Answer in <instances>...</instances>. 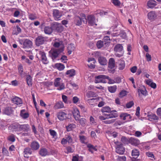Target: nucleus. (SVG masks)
<instances>
[{"label": "nucleus", "instance_id": "obj_1", "mask_svg": "<svg viewBox=\"0 0 161 161\" xmlns=\"http://www.w3.org/2000/svg\"><path fill=\"white\" fill-rule=\"evenodd\" d=\"M63 51V48L60 49L52 48L49 52V56L53 60H54L59 57L60 54Z\"/></svg>", "mask_w": 161, "mask_h": 161}, {"label": "nucleus", "instance_id": "obj_2", "mask_svg": "<svg viewBox=\"0 0 161 161\" xmlns=\"http://www.w3.org/2000/svg\"><path fill=\"white\" fill-rule=\"evenodd\" d=\"M54 84L55 87H58L57 88V90H61L65 88L64 83H62L61 78H60L55 79Z\"/></svg>", "mask_w": 161, "mask_h": 161}, {"label": "nucleus", "instance_id": "obj_3", "mask_svg": "<svg viewBox=\"0 0 161 161\" xmlns=\"http://www.w3.org/2000/svg\"><path fill=\"white\" fill-rule=\"evenodd\" d=\"M47 38L42 36H39L37 37L35 40L36 44L37 46L43 44L46 41Z\"/></svg>", "mask_w": 161, "mask_h": 161}, {"label": "nucleus", "instance_id": "obj_4", "mask_svg": "<svg viewBox=\"0 0 161 161\" xmlns=\"http://www.w3.org/2000/svg\"><path fill=\"white\" fill-rule=\"evenodd\" d=\"M36 57L39 58V57L42 58V62L44 64H47L48 61L46 57L45 53L42 51H39L38 53L36 55Z\"/></svg>", "mask_w": 161, "mask_h": 161}, {"label": "nucleus", "instance_id": "obj_5", "mask_svg": "<svg viewBox=\"0 0 161 161\" xmlns=\"http://www.w3.org/2000/svg\"><path fill=\"white\" fill-rule=\"evenodd\" d=\"M108 76L101 75L95 77V82L98 83L100 82L106 83L105 79L108 78Z\"/></svg>", "mask_w": 161, "mask_h": 161}, {"label": "nucleus", "instance_id": "obj_6", "mask_svg": "<svg viewBox=\"0 0 161 161\" xmlns=\"http://www.w3.org/2000/svg\"><path fill=\"white\" fill-rule=\"evenodd\" d=\"M87 21L88 24L90 25H97V24L96 23L95 18L94 16L92 15H89L87 16Z\"/></svg>", "mask_w": 161, "mask_h": 161}, {"label": "nucleus", "instance_id": "obj_7", "mask_svg": "<svg viewBox=\"0 0 161 161\" xmlns=\"http://www.w3.org/2000/svg\"><path fill=\"white\" fill-rule=\"evenodd\" d=\"M118 116V115L116 113H111L109 114V115H107V117H104V116L102 115L100 116L99 117V118L101 120H104L108 119L115 118L117 117Z\"/></svg>", "mask_w": 161, "mask_h": 161}, {"label": "nucleus", "instance_id": "obj_8", "mask_svg": "<svg viewBox=\"0 0 161 161\" xmlns=\"http://www.w3.org/2000/svg\"><path fill=\"white\" fill-rule=\"evenodd\" d=\"M13 112V108L11 107H8L4 108L2 110L3 114L8 115L12 114Z\"/></svg>", "mask_w": 161, "mask_h": 161}, {"label": "nucleus", "instance_id": "obj_9", "mask_svg": "<svg viewBox=\"0 0 161 161\" xmlns=\"http://www.w3.org/2000/svg\"><path fill=\"white\" fill-rule=\"evenodd\" d=\"M83 18H80L78 16H77L75 18V22L76 24L78 25H80L81 24L82 21L85 22H86V19L85 15L84 14L82 15Z\"/></svg>", "mask_w": 161, "mask_h": 161}, {"label": "nucleus", "instance_id": "obj_10", "mask_svg": "<svg viewBox=\"0 0 161 161\" xmlns=\"http://www.w3.org/2000/svg\"><path fill=\"white\" fill-rule=\"evenodd\" d=\"M57 117L60 121H63L67 118V114L63 112H59L57 113Z\"/></svg>", "mask_w": 161, "mask_h": 161}, {"label": "nucleus", "instance_id": "obj_11", "mask_svg": "<svg viewBox=\"0 0 161 161\" xmlns=\"http://www.w3.org/2000/svg\"><path fill=\"white\" fill-rule=\"evenodd\" d=\"M147 16L149 20L153 21L156 18L157 15L155 12L151 11L148 13Z\"/></svg>", "mask_w": 161, "mask_h": 161}, {"label": "nucleus", "instance_id": "obj_12", "mask_svg": "<svg viewBox=\"0 0 161 161\" xmlns=\"http://www.w3.org/2000/svg\"><path fill=\"white\" fill-rule=\"evenodd\" d=\"M125 149L122 145H117L116 147V152L119 154H123L125 152Z\"/></svg>", "mask_w": 161, "mask_h": 161}, {"label": "nucleus", "instance_id": "obj_13", "mask_svg": "<svg viewBox=\"0 0 161 161\" xmlns=\"http://www.w3.org/2000/svg\"><path fill=\"white\" fill-rule=\"evenodd\" d=\"M53 16L55 20H58L60 19L59 18L62 16L61 14L59 11L57 9H54L53 11Z\"/></svg>", "mask_w": 161, "mask_h": 161}, {"label": "nucleus", "instance_id": "obj_14", "mask_svg": "<svg viewBox=\"0 0 161 161\" xmlns=\"http://www.w3.org/2000/svg\"><path fill=\"white\" fill-rule=\"evenodd\" d=\"M12 102L17 105L22 104L21 99L17 97H15L11 99Z\"/></svg>", "mask_w": 161, "mask_h": 161}, {"label": "nucleus", "instance_id": "obj_15", "mask_svg": "<svg viewBox=\"0 0 161 161\" xmlns=\"http://www.w3.org/2000/svg\"><path fill=\"white\" fill-rule=\"evenodd\" d=\"M88 61L89 62L88 64V66L91 68H94L95 66L94 64L96 62L95 59L92 58H90L88 59Z\"/></svg>", "mask_w": 161, "mask_h": 161}, {"label": "nucleus", "instance_id": "obj_16", "mask_svg": "<svg viewBox=\"0 0 161 161\" xmlns=\"http://www.w3.org/2000/svg\"><path fill=\"white\" fill-rule=\"evenodd\" d=\"M73 114L75 119L76 120H79L80 117V112L77 108H75L74 109Z\"/></svg>", "mask_w": 161, "mask_h": 161}, {"label": "nucleus", "instance_id": "obj_17", "mask_svg": "<svg viewBox=\"0 0 161 161\" xmlns=\"http://www.w3.org/2000/svg\"><path fill=\"white\" fill-rule=\"evenodd\" d=\"M19 128L20 131H28L30 130L29 126L28 124L19 125Z\"/></svg>", "mask_w": 161, "mask_h": 161}, {"label": "nucleus", "instance_id": "obj_18", "mask_svg": "<svg viewBox=\"0 0 161 161\" xmlns=\"http://www.w3.org/2000/svg\"><path fill=\"white\" fill-rule=\"evenodd\" d=\"M114 50L116 53L122 52L123 47L121 44H118L115 46Z\"/></svg>", "mask_w": 161, "mask_h": 161}, {"label": "nucleus", "instance_id": "obj_19", "mask_svg": "<svg viewBox=\"0 0 161 161\" xmlns=\"http://www.w3.org/2000/svg\"><path fill=\"white\" fill-rule=\"evenodd\" d=\"M98 61L102 65H105L107 64V61L106 58L103 57H99L98 58Z\"/></svg>", "mask_w": 161, "mask_h": 161}, {"label": "nucleus", "instance_id": "obj_20", "mask_svg": "<svg viewBox=\"0 0 161 161\" xmlns=\"http://www.w3.org/2000/svg\"><path fill=\"white\" fill-rule=\"evenodd\" d=\"M129 142L132 145L137 146L140 143L139 141L137 139L131 137L129 139Z\"/></svg>", "mask_w": 161, "mask_h": 161}, {"label": "nucleus", "instance_id": "obj_21", "mask_svg": "<svg viewBox=\"0 0 161 161\" xmlns=\"http://www.w3.org/2000/svg\"><path fill=\"white\" fill-rule=\"evenodd\" d=\"M156 5V2L155 0H149L147 3V5L150 8H152Z\"/></svg>", "mask_w": 161, "mask_h": 161}, {"label": "nucleus", "instance_id": "obj_22", "mask_svg": "<svg viewBox=\"0 0 161 161\" xmlns=\"http://www.w3.org/2000/svg\"><path fill=\"white\" fill-rule=\"evenodd\" d=\"M53 30V26L52 27L45 26L44 28L45 33L47 34H50L52 32Z\"/></svg>", "mask_w": 161, "mask_h": 161}, {"label": "nucleus", "instance_id": "obj_23", "mask_svg": "<svg viewBox=\"0 0 161 161\" xmlns=\"http://www.w3.org/2000/svg\"><path fill=\"white\" fill-rule=\"evenodd\" d=\"M24 156L26 158H28L29 155L31 154V149L30 148L27 147L25 148L24 151Z\"/></svg>", "mask_w": 161, "mask_h": 161}, {"label": "nucleus", "instance_id": "obj_24", "mask_svg": "<svg viewBox=\"0 0 161 161\" xmlns=\"http://www.w3.org/2000/svg\"><path fill=\"white\" fill-rule=\"evenodd\" d=\"M32 45V42L29 39H26L23 42L24 48L30 47Z\"/></svg>", "mask_w": 161, "mask_h": 161}, {"label": "nucleus", "instance_id": "obj_25", "mask_svg": "<svg viewBox=\"0 0 161 161\" xmlns=\"http://www.w3.org/2000/svg\"><path fill=\"white\" fill-rule=\"evenodd\" d=\"M20 115L23 119H26L28 117L29 114L28 113L25 112V109H23L21 111Z\"/></svg>", "mask_w": 161, "mask_h": 161}, {"label": "nucleus", "instance_id": "obj_26", "mask_svg": "<svg viewBox=\"0 0 161 161\" xmlns=\"http://www.w3.org/2000/svg\"><path fill=\"white\" fill-rule=\"evenodd\" d=\"M53 30L55 29L58 32H61L63 30V29L61 26L60 24L57 23L53 25Z\"/></svg>", "mask_w": 161, "mask_h": 161}, {"label": "nucleus", "instance_id": "obj_27", "mask_svg": "<svg viewBox=\"0 0 161 161\" xmlns=\"http://www.w3.org/2000/svg\"><path fill=\"white\" fill-rule=\"evenodd\" d=\"M31 147L32 149L36 150L39 147V145L38 143L36 142H32L31 144Z\"/></svg>", "mask_w": 161, "mask_h": 161}, {"label": "nucleus", "instance_id": "obj_28", "mask_svg": "<svg viewBox=\"0 0 161 161\" xmlns=\"http://www.w3.org/2000/svg\"><path fill=\"white\" fill-rule=\"evenodd\" d=\"M26 81L27 85L29 86H31L32 85V78L29 75H27L26 76Z\"/></svg>", "mask_w": 161, "mask_h": 161}, {"label": "nucleus", "instance_id": "obj_29", "mask_svg": "<svg viewBox=\"0 0 161 161\" xmlns=\"http://www.w3.org/2000/svg\"><path fill=\"white\" fill-rule=\"evenodd\" d=\"M115 61L114 59L113 58H111L109 60L108 67L112 69L114 67Z\"/></svg>", "mask_w": 161, "mask_h": 161}, {"label": "nucleus", "instance_id": "obj_30", "mask_svg": "<svg viewBox=\"0 0 161 161\" xmlns=\"http://www.w3.org/2000/svg\"><path fill=\"white\" fill-rule=\"evenodd\" d=\"M68 52L69 54H71L72 51L74 50L75 47L74 44H70L68 47Z\"/></svg>", "mask_w": 161, "mask_h": 161}, {"label": "nucleus", "instance_id": "obj_31", "mask_svg": "<svg viewBox=\"0 0 161 161\" xmlns=\"http://www.w3.org/2000/svg\"><path fill=\"white\" fill-rule=\"evenodd\" d=\"M148 119L151 121L153 120H157L158 119V117L155 114H152L148 116Z\"/></svg>", "mask_w": 161, "mask_h": 161}, {"label": "nucleus", "instance_id": "obj_32", "mask_svg": "<svg viewBox=\"0 0 161 161\" xmlns=\"http://www.w3.org/2000/svg\"><path fill=\"white\" fill-rule=\"evenodd\" d=\"M120 117L121 119L123 120H125L127 119V118L129 117V119L131 118V117L129 114L127 113H123L120 114Z\"/></svg>", "mask_w": 161, "mask_h": 161}, {"label": "nucleus", "instance_id": "obj_33", "mask_svg": "<svg viewBox=\"0 0 161 161\" xmlns=\"http://www.w3.org/2000/svg\"><path fill=\"white\" fill-rule=\"evenodd\" d=\"M64 107V104L62 102L60 101L56 103L54 106V108L55 109H59L62 108Z\"/></svg>", "mask_w": 161, "mask_h": 161}, {"label": "nucleus", "instance_id": "obj_34", "mask_svg": "<svg viewBox=\"0 0 161 161\" xmlns=\"http://www.w3.org/2000/svg\"><path fill=\"white\" fill-rule=\"evenodd\" d=\"M76 126L74 124H71L69 125L66 126L67 130L68 131H69L72 130L76 128Z\"/></svg>", "mask_w": 161, "mask_h": 161}, {"label": "nucleus", "instance_id": "obj_35", "mask_svg": "<svg viewBox=\"0 0 161 161\" xmlns=\"http://www.w3.org/2000/svg\"><path fill=\"white\" fill-rule=\"evenodd\" d=\"M56 42L53 44V46L55 47H58L60 46L63 45V42L62 41L57 39H56Z\"/></svg>", "mask_w": 161, "mask_h": 161}, {"label": "nucleus", "instance_id": "obj_36", "mask_svg": "<svg viewBox=\"0 0 161 161\" xmlns=\"http://www.w3.org/2000/svg\"><path fill=\"white\" fill-rule=\"evenodd\" d=\"M49 131L50 135L52 136L53 138L55 139H57V133L55 130L52 129H50Z\"/></svg>", "mask_w": 161, "mask_h": 161}, {"label": "nucleus", "instance_id": "obj_37", "mask_svg": "<svg viewBox=\"0 0 161 161\" xmlns=\"http://www.w3.org/2000/svg\"><path fill=\"white\" fill-rule=\"evenodd\" d=\"M131 154L132 156H134V157L137 158L139 155V152L138 150L134 149L132 150Z\"/></svg>", "mask_w": 161, "mask_h": 161}, {"label": "nucleus", "instance_id": "obj_38", "mask_svg": "<svg viewBox=\"0 0 161 161\" xmlns=\"http://www.w3.org/2000/svg\"><path fill=\"white\" fill-rule=\"evenodd\" d=\"M40 154L42 156H44L48 154V152L45 148L41 149L40 151Z\"/></svg>", "mask_w": 161, "mask_h": 161}, {"label": "nucleus", "instance_id": "obj_39", "mask_svg": "<svg viewBox=\"0 0 161 161\" xmlns=\"http://www.w3.org/2000/svg\"><path fill=\"white\" fill-rule=\"evenodd\" d=\"M66 74L68 75L69 76L72 77L75 75V71L74 69H70L68 70L66 72Z\"/></svg>", "mask_w": 161, "mask_h": 161}, {"label": "nucleus", "instance_id": "obj_40", "mask_svg": "<svg viewBox=\"0 0 161 161\" xmlns=\"http://www.w3.org/2000/svg\"><path fill=\"white\" fill-rule=\"evenodd\" d=\"M102 112L103 113L105 112L109 113H111V110L109 107H103L102 109Z\"/></svg>", "mask_w": 161, "mask_h": 161}, {"label": "nucleus", "instance_id": "obj_41", "mask_svg": "<svg viewBox=\"0 0 161 161\" xmlns=\"http://www.w3.org/2000/svg\"><path fill=\"white\" fill-rule=\"evenodd\" d=\"M55 66L59 70H63L64 68V65L60 63L56 64Z\"/></svg>", "mask_w": 161, "mask_h": 161}, {"label": "nucleus", "instance_id": "obj_42", "mask_svg": "<svg viewBox=\"0 0 161 161\" xmlns=\"http://www.w3.org/2000/svg\"><path fill=\"white\" fill-rule=\"evenodd\" d=\"M116 86H115L108 87V91L111 93H114L116 91Z\"/></svg>", "mask_w": 161, "mask_h": 161}, {"label": "nucleus", "instance_id": "obj_43", "mask_svg": "<svg viewBox=\"0 0 161 161\" xmlns=\"http://www.w3.org/2000/svg\"><path fill=\"white\" fill-rule=\"evenodd\" d=\"M7 139L8 141L11 142H14L15 141V136L13 134H11L8 137Z\"/></svg>", "mask_w": 161, "mask_h": 161}, {"label": "nucleus", "instance_id": "obj_44", "mask_svg": "<svg viewBox=\"0 0 161 161\" xmlns=\"http://www.w3.org/2000/svg\"><path fill=\"white\" fill-rule=\"evenodd\" d=\"M115 121L114 119H108L107 120L103 121L104 123L106 124H111L114 123Z\"/></svg>", "mask_w": 161, "mask_h": 161}, {"label": "nucleus", "instance_id": "obj_45", "mask_svg": "<svg viewBox=\"0 0 161 161\" xmlns=\"http://www.w3.org/2000/svg\"><path fill=\"white\" fill-rule=\"evenodd\" d=\"M95 95L94 92L92 91H89L87 92L86 94V97L87 98H89L92 97H93Z\"/></svg>", "mask_w": 161, "mask_h": 161}, {"label": "nucleus", "instance_id": "obj_46", "mask_svg": "<svg viewBox=\"0 0 161 161\" xmlns=\"http://www.w3.org/2000/svg\"><path fill=\"white\" fill-rule=\"evenodd\" d=\"M125 63L124 61H121L119 62V69H123L125 67Z\"/></svg>", "mask_w": 161, "mask_h": 161}, {"label": "nucleus", "instance_id": "obj_47", "mask_svg": "<svg viewBox=\"0 0 161 161\" xmlns=\"http://www.w3.org/2000/svg\"><path fill=\"white\" fill-rule=\"evenodd\" d=\"M112 3L116 6H119L121 4L119 0H112Z\"/></svg>", "mask_w": 161, "mask_h": 161}, {"label": "nucleus", "instance_id": "obj_48", "mask_svg": "<svg viewBox=\"0 0 161 161\" xmlns=\"http://www.w3.org/2000/svg\"><path fill=\"white\" fill-rule=\"evenodd\" d=\"M103 45V42L101 41H98L97 43V46L98 48H101Z\"/></svg>", "mask_w": 161, "mask_h": 161}, {"label": "nucleus", "instance_id": "obj_49", "mask_svg": "<svg viewBox=\"0 0 161 161\" xmlns=\"http://www.w3.org/2000/svg\"><path fill=\"white\" fill-rule=\"evenodd\" d=\"M126 95V91H121L119 95V97H122Z\"/></svg>", "mask_w": 161, "mask_h": 161}, {"label": "nucleus", "instance_id": "obj_50", "mask_svg": "<svg viewBox=\"0 0 161 161\" xmlns=\"http://www.w3.org/2000/svg\"><path fill=\"white\" fill-rule=\"evenodd\" d=\"M134 104L133 101L130 102L128 103L126 105V107L127 108H131Z\"/></svg>", "mask_w": 161, "mask_h": 161}, {"label": "nucleus", "instance_id": "obj_51", "mask_svg": "<svg viewBox=\"0 0 161 161\" xmlns=\"http://www.w3.org/2000/svg\"><path fill=\"white\" fill-rule=\"evenodd\" d=\"M117 160V161H125L126 157L123 156L118 157Z\"/></svg>", "mask_w": 161, "mask_h": 161}, {"label": "nucleus", "instance_id": "obj_52", "mask_svg": "<svg viewBox=\"0 0 161 161\" xmlns=\"http://www.w3.org/2000/svg\"><path fill=\"white\" fill-rule=\"evenodd\" d=\"M66 139H67V142H68L69 143L72 142L73 140L72 137L70 136V135H68L66 137Z\"/></svg>", "mask_w": 161, "mask_h": 161}, {"label": "nucleus", "instance_id": "obj_53", "mask_svg": "<svg viewBox=\"0 0 161 161\" xmlns=\"http://www.w3.org/2000/svg\"><path fill=\"white\" fill-rule=\"evenodd\" d=\"M60 60L62 62L66 63L67 60V57L64 55L62 56L60 58Z\"/></svg>", "mask_w": 161, "mask_h": 161}, {"label": "nucleus", "instance_id": "obj_54", "mask_svg": "<svg viewBox=\"0 0 161 161\" xmlns=\"http://www.w3.org/2000/svg\"><path fill=\"white\" fill-rule=\"evenodd\" d=\"M18 69L19 72L21 75L23 72V69L22 66L21 65H19L18 67Z\"/></svg>", "mask_w": 161, "mask_h": 161}, {"label": "nucleus", "instance_id": "obj_55", "mask_svg": "<svg viewBox=\"0 0 161 161\" xmlns=\"http://www.w3.org/2000/svg\"><path fill=\"white\" fill-rule=\"evenodd\" d=\"M121 142L124 144L127 143L128 142L127 139L125 137L123 136L121 138Z\"/></svg>", "mask_w": 161, "mask_h": 161}, {"label": "nucleus", "instance_id": "obj_56", "mask_svg": "<svg viewBox=\"0 0 161 161\" xmlns=\"http://www.w3.org/2000/svg\"><path fill=\"white\" fill-rule=\"evenodd\" d=\"M79 137L81 142L82 143H84L86 139L85 137L84 136H79Z\"/></svg>", "mask_w": 161, "mask_h": 161}, {"label": "nucleus", "instance_id": "obj_57", "mask_svg": "<svg viewBox=\"0 0 161 161\" xmlns=\"http://www.w3.org/2000/svg\"><path fill=\"white\" fill-rule=\"evenodd\" d=\"M87 147L89 148V149H92L95 151L97 150L96 148L93 145L91 144H88L87 145Z\"/></svg>", "mask_w": 161, "mask_h": 161}, {"label": "nucleus", "instance_id": "obj_58", "mask_svg": "<svg viewBox=\"0 0 161 161\" xmlns=\"http://www.w3.org/2000/svg\"><path fill=\"white\" fill-rule=\"evenodd\" d=\"M137 69V67L134 66L130 69V70L132 73H135L136 72Z\"/></svg>", "mask_w": 161, "mask_h": 161}, {"label": "nucleus", "instance_id": "obj_59", "mask_svg": "<svg viewBox=\"0 0 161 161\" xmlns=\"http://www.w3.org/2000/svg\"><path fill=\"white\" fill-rule=\"evenodd\" d=\"M80 123L81 125H83L85 124L86 122V119L84 118H82L79 120Z\"/></svg>", "mask_w": 161, "mask_h": 161}, {"label": "nucleus", "instance_id": "obj_60", "mask_svg": "<svg viewBox=\"0 0 161 161\" xmlns=\"http://www.w3.org/2000/svg\"><path fill=\"white\" fill-rule=\"evenodd\" d=\"M120 36L123 38H125L126 37V33L123 31H122L120 34Z\"/></svg>", "mask_w": 161, "mask_h": 161}, {"label": "nucleus", "instance_id": "obj_61", "mask_svg": "<svg viewBox=\"0 0 161 161\" xmlns=\"http://www.w3.org/2000/svg\"><path fill=\"white\" fill-rule=\"evenodd\" d=\"M62 98L63 102L65 103H67V97L64 95H62Z\"/></svg>", "mask_w": 161, "mask_h": 161}, {"label": "nucleus", "instance_id": "obj_62", "mask_svg": "<svg viewBox=\"0 0 161 161\" xmlns=\"http://www.w3.org/2000/svg\"><path fill=\"white\" fill-rule=\"evenodd\" d=\"M138 92H140L143 95H146L147 94V92L146 89L142 90V89H139Z\"/></svg>", "mask_w": 161, "mask_h": 161}, {"label": "nucleus", "instance_id": "obj_63", "mask_svg": "<svg viewBox=\"0 0 161 161\" xmlns=\"http://www.w3.org/2000/svg\"><path fill=\"white\" fill-rule=\"evenodd\" d=\"M29 18L31 20H33L36 19L37 18L36 17L32 14H31L29 15Z\"/></svg>", "mask_w": 161, "mask_h": 161}, {"label": "nucleus", "instance_id": "obj_64", "mask_svg": "<svg viewBox=\"0 0 161 161\" xmlns=\"http://www.w3.org/2000/svg\"><path fill=\"white\" fill-rule=\"evenodd\" d=\"M157 114L161 118V108H159L157 109Z\"/></svg>", "mask_w": 161, "mask_h": 161}]
</instances>
